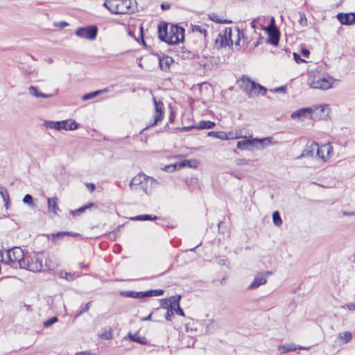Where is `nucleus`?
<instances>
[{
    "label": "nucleus",
    "mask_w": 355,
    "mask_h": 355,
    "mask_svg": "<svg viewBox=\"0 0 355 355\" xmlns=\"http://www.w3.org/2000/svg\"><path fill=\"white\" fill-rule=\"evenodd\" d=\"M159 38L169 44H176L182 42L184 37V29L177 25L162 23L158 26Z\"/></svg>",
    "instance_id": "f257e3e1"
},
{
    "label": "nucleus",
    "mask_w": 355,
    "mask_h": 355,
    "mask_svg": "<svg viewBox=\"0 0 355 355\" xmlns=\"http://www.w3.org/2000/svg\"><path fill=\"white\" fill-rule=\"evenodd\" d=\"M159 184V182L154 178L140 173L132 178L129 186L133 191L141 190L146 194L150 195Z\"/></svg>",
    "instance_id": "f03ea898"
},
{
    "label": "nucleus",
    "mask_w": 355,
    "mask_h": 355,
    "mask_svg": "<svg viewBox=\"0 0 355 355\" xmlns=\"http://www.w3.org/2000/svg\"><path fill=\"white\" fill-rule=\"evenodd\" d=\"M336 80L329 75L319 71H311L309 73L307 84L314 89L327 90L331 88Z\"/></svg>",
    "instance_id": "7ed1b4c3"
},
{
    "label": "nucleus",
    "mask_w": 355,
    "mask_h": 355,
    "mask_svg": "<svg viewBox=\"0 0 355 355\" xmlns=\"http://www.w3.org/2000/svg\"><path fill=\"white\" fill-rule=\"evenodd\" d=\"M45 253L41 252H33L25 255L22 261V269L39 272L45 270Z\"/></svg>",
    "instance_id": "20e7f679"
},
{
    "label": "nucleus",
    "mask_w": 355,
    "mask_h": 355,
    "mask_svg": "<svg viewBox=\"0 0 355 355\" xmlns=\"http://www.w3.org/2000/svg\"><path fill=\"white\" fill-rule=\"evenodd\" d=\"M240 88L250 98L256 97L260 94L264 95L266 89L256 83L246 76H242L237 81Z\"/></svg>",
    "instance_id": "39448f33"
},
{
    "label": "nucleus",
    "mask_w": 355,
    "mask_h": 355,
    "mask_svg": "<svg viewBox=\"0 0 355 355\" xmlns=\"http://www.w3.org/2000/svg\"><path fill=\"white\" fill-rule=\"evenodd\" d=\"M0 257L3 263L6 264L17 265L20 268L22 267V261L25 254L19 247H14L10 250L1 251Z\"/></svg>",
    "instance_id": "423d86ee"
},
{
    "label": "nucleus",
    "mask_w": 355,
    "mask_h": 355,
    "mask_svg": "<svg viewBox=\"0 0 355 355\" xmlns=\"http://www.w3.org/2000/svg\"><path fill=\"white\" fill-rule=\"evenodd\" d=\"M272 144V137H265L262 139H244L243 140L239 141L236 144L238 149L252 150V148L257 149H263Z\"/></svg>",
    "instance_id": "0eeeda50"
},
{
    "label": "nucleus",
    "mask_w": 355,
    "mask_h": 355,
    "mask_svg": "<svg viewBox=\"0 0 355 355\" xmlns=\"http://www.w3.org/2000/svg\"><path fill=\"white\" fill-rule=\"evenodd\" d=\"M103 6L112 14H126L132 10V1L106 0Z\"/></svg>",
    "instance_id": "6e6552de"
},
{
    "label": "nucleus",
    "mask_w": 355,
    "mask_h": 355,
    "mask_svg": "<svg viewBox=\"0 0 355 355\" xmlns=\"http://www.w3.org/2000/svg\"><path fill=\"white\" fill-rule=\"evenodd\" d=\"M311 119L313 120H327L329 117L331 108L328 104L314 105L311 107Z\"/></svg>",
    "instance_id": "1a4fd4ad"
},
{
    "label": "nucleus",
    "mask_w": 355,
    "mask_h": 355,
    "mask_svg": "<svg viewBox=\"0 0 355 355\" xmlns=\"http://www.w3.org/2000/svg\"><path fill=\"white\" fill-rule=\"evenodd\" d=\"M333 148L330 144L320 146L316 143L315 159L325 162L333 155Z\"/></svg>",
    "instance_id": "9d476101"
},
{
    "label": "nucleus",
    "mask_w": 355,
    "mask_h": 355,
    "mask_svg": "<svg viewBox=\"0 0 355 355\" xmlns=\"http://www.w3.org/2000/svg\"><path fill=\"white\" fill-rule=\"evenodd\" d=\"M98 28L96 26L80 27L76 31V35L78 37L89 40H94L96 38Z\"/></svg>",
    "instance_id": "9b49d317"
},
{
    "label": "nucleus",
    "mask_w": 355,
    "mask_h": 355,
    "mask_svg": "<svg viewBox=\"0 0 355 355\" xmlns=\"http://www.w3.org/2000/svg\"><path fill=\"white\" fill-rule=\"evenodd\" d=\"M232 28H226L219 33L215 40V44L217 47H226L232 46L231 37Z\"/></svg>",
    "instance_id": "f8f14e48"
},
{
    "label": "nucleus",
    "mask_w": 355,
    "mask_h": 355,
    "mask_svg": "<svg viewBox=\"0 0 355 355\" xmlns=\"http://www.w3.org/2000/svg\"><path fill=\"white\" fill-rule=\"evenodd\" d=\"M252 132L242 128L227 132L228 140L238 139H248L252 137Z\"/></svg>",
    "instance_id": "ddd939ff"
},
{
    "label": "nucleus",
    "mask_w": 355,
    "mask_h": 355,
    "mask_svg": "<svg viewBox=\"0 0 355 355\" xmlns=\"http://www.w3.org/2000/svg\"><path fill=\"white\" fill-rule=\"evenodd\" d=\"M196 63L205 70H211L216 65V59L211 56H198Z\"/></svg>",
    "instance_id": "4468645a"
},
{
    "label": "nucleus",
    "mask_w": 355,
    "mask_h": 355,
    "mask_svg": "<svg viewBox=\"0 0 355 355\" xmlns=\"http://www.w3.org/2000/svg\"><path fill=\"white\" fill-rule=\"evenodd\" d=\"M274 18H272L270 24L266 28L269 35V42L273 45H277L279 40V33L277 28L275 26Z\"/></svg>",
    "instance_id": "2eb2a0df"
},
{
    "label": "nucleus",
    "mask_w": 355,
    "mask_h": 355,
    "mask_svg": "<svg viewBox=\"0 0 355 355\" xmlns=\"http://www.w3.org/2000/svg\"><path fill=\"white\" fill-rule=\"evenodd\" d=\"M231 37L232 38V45L234 44L236 46H243L245 43L243 31L237 27L232 28Z\"/></svg>",
    "instance_id": "dca6fc26"
},
{
    "label": "nucleus",
    "mask_w": 355,
    "mask_h": 355,
    "mask_svg": "<svg viewBox=\"0 0 355 355\" xmlns=\"http://www.w3.org/2000/svg\"><path fill=\"white\" fill-rule=\"evenodd\" d=\"M153 102L155 107V112L154 114V121L152 123H150L146 128L154 126L157 124V123L162 120L163 116V110H164V104L160 101H157L155 98H153Z\"/></svg>",
    "instance_id": "f3484780"
},
{
    "label": "nucleus",
    "mask_w": 355,
    "mask_h": 355,
    "mask_svg": "<svg viewBox=\"0 0 355 355\" xmlns=\"http://www.w3.org/2000/svg\"><path fill=\"white\" fill-rule=\"evenodd\" d=\"M311 113L312 111L311 107H303L293 112L291 114V117L294 120L304 121L309 116L311 119Z\"/></svg>",
    "instance_id": "a211bd4d"
},
{
    "label": "nucleus",
    "mask_w": 355,
    "mask_h": 355,
    "mask_svg": "<svg viewBox=\"0 0 355 355\" xmlns=\"http://www.w3.org/2000/svg\"><path fill=\"white\" fill-rule=\"evenodd\" d=\"M310 348V346L304 347L301 345H297L295 343H286L284 345H279L277 347V349L281 354H285L289 352H294L297 349L309 350Z\"/></svg>",
    "instance_id": "6ab92c4d"
},
{
    "label": "nucleus",
    "mask_w": 355,
    "mask_h": 355,
    "mask_svg": "<svg viewBox=\"0 0 355 355\" xmlns=\"http://www.w3.org/2000/svg\"><path fill=\"white\" fill-rule=\"evenodd\" d=\"M315 152H316V143L315 142L308 143L305 146V148H304V150H302L301 155L299 156L297 158L311 157V158L315 159Z\"/></svg>",
    "instance_id": "aec40b11"
},
{
    "label": "nucleus",
    "mask_w": 355,
    "mask_h": 355,
    "mask_svg": "<svg viewBox=\"0 0 355 355\" xmlns=\"http://www.w3.org/2000/svg\"><path fill=\"white\" fill-rule=\"evenodd\" d=\"M338 20L345 25H351L355 23V13H338L336 16Z\"/></svg>",
    "instance_id": "412c9836"
},
{
    "label": "nucleus",
    "mask_w": 355,
    "mask_h": 355,
    "mask_svg": "<svg viewBox=\"0 0 355 355\" xmlns=\"http://www.w3.org/2000/svg\"><path fill=\"white\" fill-rule=\"evenodd\" d=\"M267 282L266 276L263 273L257 274L252 283L249 285L248 289H254L259 287L261 285H264Z\"/></svg>",
    "instance_id": "4be33fe9"
},
{
    "label": "nucleus",
    "mask_w": 355,
    "mask_h": 355,
    "mask_svg": "<svg viewBox=\"0 0 355 355\" xmlns=\"http://www.w3.org/2000/svg\"><path fill=\"white\" fill-rule=\"evenodd\" d=\"M45 270H53L57 268L59 266L58 261L54 256H49L45 254Z\"/></svg>",
    "instance_id": "5701e85b"
},
{
    "label": "nucleus",
    "mask_w": 355,
    "mask_h": 355,
    "mask_svg": "<svg viewBox=\"0 0 355 355\" xmlns=\"http://www.w3.org/2000/svg\"><path fill=\"white\" fill-rule=\"evenodd\" d=\"M159 67L162 71H168L170 66L173 63V59L168 55L159 57Z\"/></svg>",
    "instance_id": "b1692460"
},
{
    "label": "nucleus",
    "mask_w": 355,
    "mask_h": 355,
    "mask_svg": "<svg viewBox=\"0 0 355 355\" xmlns=\"http://www.w3.org/2000/svg\"><path fill=\"white\" fill-rule=\"evenodd\" d=\"M60 130H73L78 127V124L73 119L60 121Z\"/></svg>",
    "instance_id": "393cba45"
},
{
    "label": "nucleus",
    "mask_w": 355,
    "mask_h": 355,
    "mask_svg": "<svg viewBox=\"0 0 355 355\" xmlns=\"http://www.w3.org/2000/svg\"><path fill=\"white\" fill-rule=\"evenodd\" d=\"M48 209L49 212L58 214L59 207L58 205V199L57 197L49 198L48 200Z\"/></svg>",
    "instance_id": "a878e982"
},
{
    "label": "nucleus",
    "mask_w": 355,
    "mask_h": 355,
    "mask_svg": "<svg viewBox=\"0 0 355 355\" xmlns=\"http://www.w3.org/2000/svg\"><path fill=\"white\" fill-rule=\"evenodd\" d=\"M28 93L31 96H35L37 98H50L52 96L51 94H44V93L40 92V90L38 89V88L37 87H35L33 85L30 86L28 87Z\"/></svg>",
    "instance_id": "bb28decb"
},
{
    "label": "nucleus",
    "mask_w": 355,
    "mask_h": 355,
    "mask_svg": "<svg viewBox=\"0 0 355 355\" xmlns=\"http://www.w3.org/2000/svg\"><path fill=\"white\" fill-rule=\"evenodd\" d=\"M199 165V162L196 159H185L182 162H178L179 168L188 166L189 168H197Z\"/></svg>",
    "instance_id": "cd10ccee"
},
{
    "label": "nucleus",
    "mask_w": 355,
    "mask_h": 355,
    "mask_svg": "<svg viewBox=\"0 0 355 355\" xmlns=\"http://www.w3.org/2000/svg\"><path fill=\"white\" fill-rule=\"evenodd\" d=\"M180 295H174L168 299H166L168 301V307L169 309L174 310L176 307L180 305Z\"/></svg>",
    "instance_id": "c85d7f7f"
},
{
    "label": "nucleus",
    "mask_w": 355,
    "mask_h": 355,
    "mask_svg": "<svg viewBox=\"0 0 355 355\" xmlns=\"http://www.w3.org/2000/svg\"><path fill=\"white\" fill-rule=\"evenodd\" d=\"M161 306L163 309H166L167 310L166 314L165 315V318L168 321H171L173 317V311L169 309L168 307V301L166 300H161Z\"/></svg>",
    "instance_id": "c756f323"
},
{
    "label": "nucleus",
    "mask_w": 355,
    "mask_h": 355,
    "mask_svg": "<svg viewBox=\"0 0 355 355\" xmlns=\"http://www.w3.org/2000/svg\"><path fill=\"white\" fill-rule=\"evenodd\" d=\"M352 334L349 331L340 332L338 334V339L340 340L344 344L349 343L352 340Z\"/></svg>",
    "instance_id": "7c9ffc66"
},
{
    "label": "nucleus",
    "mask_w": 355,
    "mask_h": 355,
    "mask_svg": "<svg viewBox=\"0 0 355 355\" xmlns=\"http://www.w3.org/2000/svg\"><path fill=\"white\" fill-rule=\"evenodd\" d=\"M208 136L213 137L221 140H228L227 132L223 131H211L208 132Z\"/></svg>",
    "instance_id": "2f4dec72"
},
{
    "label": "nucleus",
    "mask_w": 355,
    "mask_h": 355,
    "mask_svg": "<svg viewBox=\"0 0 355 355\" xmlns=\"http://www.w3.org/2000/svg\"><path fill=\"white\" fill-rule=\"evenodd\" d=\"M107 92H108V89L107 88L104 89H101V90H97V91L90 92V93L83 95L82 97V99L83 101H87V100L92 99V98L97 96L98 95H99L101 94L105 93Z\"/></svg>",
    "instance_id": "473e14b6"
},
{
    "label": "nucleus",
    "mask_w": 355,
    "mask_h": 355,
    "mask_svg": "<svg viewBox=\"0 0 355 355\" xmlns=\"http://www.w3.org/2000/svg\"><path fill=\"white\" fill-rule=\"evenodd\" d=\"M127 338L140 344H146L147 343V340L144 337L139 336L137 334H129L128 336L124 338V339H127Z\"/></svg>",
    "instance_id": "72a5a7b5"
},
{
    "label": "nucleus",
    "mask_w": 355,
    "mask_h": 355,
    "mask_svg": "<svg viewBox=\"0 0 355 355\" xmlns=\"http://www.w3.org/2000/svg\"><path fill=\"white\" fill-rule=\"evenodd\" d=\"M216 123L210 121H202L198 123L196 128L198 129H211L215 126Z\"/></svg>",
    "instance_id": "f704fd0d"
},
{
    "label": "nucleus",
    "mask_w": 355,
    "mask_h": 355,
    "mask_svg": "<svg viewBox=\"0 0 355 355\" xmlns=\"http://www.w3.org/2000/svg\"><path fill=\"white\" fill-rule=\"evenodd\" d=\"M44 125L47 128L60 130V121H46L44 122Z\"/></svg>",
    "instance_id": "c9c22d12"
},
{
    "label": "nucleus",
    "mask_w": 355,
    "mask_h": 355,
    "mask_svg": "<svg viewBox=\"0 0 355 355\" xmlns=\"http://www.w3.org/2000/svg\"><path fill=\"white\" fill-rule=\"evenodd\" d=\"M209 18L211 21L218 24H230L232 22L231 20L223 19L220 17L215 14L211 15Z\"/></svg>",
    "instance_id": "e433bc0d"
},
{
    "label": "nucleus",
    "mask_w": 355,
    "mask_h": 355,
    "mask_svg": "<svg viewBox=\"0 0 355 355\" xmlns=\"http://www.w3.org/2000/svg\"><path fill=\"white\" fill-rule=\"evenodd\" d=\"M157 218L156 216L144 214V215H138L135 217L132 218V220H155Z\"/></svg>",
    "instance_id": "4c0bfd02"
},
{
    "label": "nucleus",
    "mask_w": 355,
    "mask_h": 355,
    "mask_svg": "<svg viewBox=\"0 0 355 355\" xmlns=\"http://www.w3.org/2000/svg\"><path fill=\"white\" fill-rule=\"evenodd\" d=\"M164 294V291L159 290H150L146 291V297H150L153 296H161Z\"/></svg>",
    "instance_id": "58836bf2"
},
{
    "label": "nucleus",
    "mask_w": 355,
    "mask_h": 355,
    "mask_svg": "<svg viewBox=\"0 0 355 355\" xmlns=\"http://www.w3.org/2000/svg\"><path fill=\"white\" fill-rule=\"evenodd\" d=\"M272 220H273L274 224L276 226H280L282 224V220L280 214L277 211H275L273 212Z\"/></svg>",
    "instance_id": "ea45409f"
},
{
    "label": "nucleus",
    "mask_w": 355,
    "mask_h": 355,
    "mask_svg": "<svg viewBox=\"0 0 355 355\" xmlns=\"http://www.w3.org/2000/svg\"><path fill=\"white\" fill-rule=\"evenodd\" d=\"M127 296L131 297L133 298H144L146 297V291H140V292H129L127 294Z\"/></svg>",
    "instance_id": "a19ab883"
},
{
    "label": "nucleus",
    "mask_w": 355,
    "mask_h": 355,
    "mask_svg": "<svg viewBox=\"0 0 355 355\" xmlns=\"http://www.w3.org/2000/svg\"><path fill=\"white\" fill-rule=\"evenodd\" d=\"M65 235H70V236H77L78 235V234L73 233V232H58L55 234H53V238H55V237H62L63 236H65Z\"/></svg>",
    "instance_id": "79ce46f5"
},
{
    "label": "nucleus",
    "mask_w": 355,
    "mask_h": 355,
    "mask_svg": "<svg viewBox=\"0 0 355 355\" xmlns=\"http://www.w3.org/2000/svg\"><path fill=\"white\" fill-rule=\"evenodd\" d=\"M0 195L3 200H9L8 192L4 187L0 186Z\"/></svg>",
    "instance_id": "37998d69"
},
{
    "label": "nucleus",
    "mask_w": 355,
    "mask_h": 355,
    "mask_svg": "<svg viewBox=\"0 0 355 355\" xmlns=\"http://www.w3.org/2000/svg\"><path fill=\"white\" fill-rule=\"evenodd\" d=\"M23 202L25 204H27L32 207L34 206L33 202V198L30 194H26L24 196V197L23 198Z\"/></svg>",
    "instance_id": "c03bdc74"
},
{
    "label": "nucleus",
    "mask_w": 355,
    "mask_h": 355,
    "mask_svg": "<svg viewBox=\"0 0 355 355\" xmlns=\"http://www.w3.org/2000/svg\"><path fill=\"white\" fill-rule=\"evenodd\" d=\"M58 321V318L56 316H55V317H53V318H50L49 320L45 321L43 323V326L44 327H49L51 325L53 324L54 323L57 322Z\"/></svg>",
    "instance_id": "a18cd8bd"
},
{
    "label": "nucleus",
    "mask_w": 355,
    "mask_h": 355,
    "mask_svg": "<svg viewBox=\"0 0 355 355\" xmlns=\"http://www.w3.org/2000/svg\"><path fill=\"white\" fill-rule=\"evenodd\" d=\"M193 31L203 34L205 37L206 36L207 31L202 26H199V25L194 26L193 27Z\"/></svg>",
    "instance_id": "49530a36"
},
{
    "label": "nucleus",
    "mask_w": 355,
    "mask_h": 355,
    "mask_svg": "<svg viewBox=\"0 0 355 355\" xmlns=\"http://www.w3.org/2000/svg\"><path fill=\"white\" fill-rule=\"evenodd\" d=\"M180 168L179 166H178V162H176L173 164L166 166L164 170L168 172H173Z\"/></svg>",
    "instance_id": "de8ad7c7"
},
{
    "label": "nucleus",
    "mask_w": 355,
    "mask_h": 355,
    "mask_svg": "<svg viewBox=\"0 0 355 355\" xmlns=\"http://www.w3.org/2000/svg\"><path fill=\"white\" fill-rule=\"evenodd\" d=\"M101 338L105 340H110L113 338V334L111 330L106 331L100 335Z\"/></svg>",
    "instance_id": "09e8293b"
},
{
    "label": "nucleus",
    "mask_w": 355,
    "mask_h": 355,
    "mask_svg": "<svg viewBox=\"0 0 355 355\" xmlns=\"http://www.w3.org/2000/svg\"><path fill=\"white\" fill-rule=\"evenodd\" d=\"M60 275L62 277H64L67 279H73V275L67 272H61Z\"/></svg>",
    "instance_id": "8fccbe9b"
},
{
    "label": "nucleus",
    "mask_w": 355,
    "mask_h": 355,
    "mask_svg": "<svg viewBox=\"0 0 355 355\" xmlns=\"http://www.w3.org/2000/svg\"><path fill=\"white\" fill-rule=\"evenodd\" d=\"M293 55L294 60H295V62H296L297 63H298V64H299V63H302V62H305V60H303V59H302V58H300V56L297 53H293Z\"/></svg>",
    "instance_id": "3c124183"
},
{
    "label": "nucleus",
    "mask_w": 355,
    "mask_h": 355,
    "mask_svg": "<svg viewBox=\"0 0 355 355\" xmlns=\"http://www.w3.org/2000/svg\"><path fill=\"white\" fill-rule=\"evenodd\" d=\"M214 328V321L212 320H209L208 324L206 326V332H209Z\"/></svg>",
    "instance_id": "603ef678"
},
{
    "label": "nucleus",
    "mask_w": 355,
    "mask_h": 355,
    "mask_svg": "<svg viewBox=\"0 0 355 355\" xmlns=\"http://www.w3.org/2000/svg\"><path fill=\"white\" fill-rule=\"evenodd\" d=\"M93 205V204H90L89 206H85V207H82L75 211H73V214H78V213H82L86 209H87L89 207H92Z\"/></svg>",
    "instance_id": "864d4df0"
},
{
    "label": "nucleus",
    "mask_w": 355,
    "mask_h": 355,
    "mask_svg": "<svg viewBox=\"0 0 355 355\" xmlns=\"http://www.w3.org/2000/svg\"><path fill=\"white\" fill-rule=\"evenodd\" d=\"M270 91L272 92H275V93H277V92L284 93L286 92V88H285V87L282 86V87L275 88L274 89H271Z\"/></svg>",
    "instance_id": "5fc2aeb1"
},
{
    "label": "nucleus",
    "mask_w": 355,
    "mask_h": 355,
    "mask_svg": "<svg viewBox=\"0 0 355 355\" xmlns=\"http://www.w3.org/2000/svg\"><path fill=\"white\" fill-rule=\"evenodd\" d=\"M347 309L349 311H355V302H349L345 304Z\"/></svg>",
    "instance_id": "6e6d98bb"
},
{
    "label": "nucleus",
    "mask_w": 355,
    "mask_h": 355,
    "mask_svg": "<svg viewBox=\"0 0 355 355\" xmlns=\"http://www.w3.org/2000/svg\"><path fill=\"white\" fill-rule=\"evenodd\" d=\"M174 311L176 312V313L178 315H182V316H184V311L183 310L180 308V306L178 305L175 309H174Z\"/></svg>",
    "instance_id": "4d7b16f0"
},
{
    "label": "nucleus",
    "mask_w": 355,
    "mask_h": 355,
    "mask_svg": "<svg viewBox=\"0 0 355 355\" xmlns=\"http://www.w3.org/2000/svg\"><path fill=\"white\" fill-rule=\"evenodd\" d=\"M87 188L90 191V192H92L96 189V186L93 183H87L86 184Z\"/></svg>",
    "instance_id": "13d9d810"
},
{
    "label": "nucleus",
    "mask_w": 355,
    "mask_h": 355,
    "mask_svg": "<svg viewBox=\"0 0 355 355\" xmlns=\"http://www.w3.org/2000/svg\"><path fill=\"white\" fill-rule=\"evenodd\" d=\"M299 22L301 24H306V19L305 15L304 14H300V19H299Z\"/></svg>",
    "instance_id": "bf43d9fd"
},
{
    "label": "nucleus",
    "mask_w": 355,
    "mask_h": 355,
    "mask_svg": "<svg viewBox=\"0 0 355 355\" xmlns=\"http://www.w3.org/2000/svg\"><path fill=\"white\" fill-rule=\"evenodd\" d=\"M343 215L345 216H354L355 215V212L354 211H343Z\"/></svg>",
    "instance_id": "052dcab7"
},
{
    "label": "nucleus",
    "mask_w": 355,
    "mask_h": 355,
    "mask_svg": "<svg viewBox=\"0 0 355 355\" xmlns=\"http://www.w3.org/2000/svg\"><path fill=\"white\" fill-rule=\"evenodd\" d=\"M75 355H95L93 354H91L89 352L85 351V352H79L75 354Z\"/></svg>",
    "instance_id": "680f3d73"
},
{
    "label": "nucleus",
    "mask_w": 355,
    "mask_h": 355,
    "mask_svg": "<svg viewBox=\"0 0 355 355\" xmlns=\"http://www.w3.org/2000/svg\"><path fill=\"white\" fill-rule=\"evenodd\" d=\"M236 162H237L238 165H244V164H247V162L245 159H239L236 161Z\"/></svg>",
    "instance_id": "e2e57ef3"
},
{
    "label": "nucleus",
    "mask_w": 355,
    "mask_h": 355,
    "mask_svg": "<svg viewBox=\"0 0 355 355\" xmlns=\"http://www.w3.org/2000/svg\"><path fill=\"white\" fill-rule=\"evenodd\" d=\"M302 53L303 54L304 56L307 58L309 55V51L308 49H303L302 50Z\"/></svg>",
    "instance_id": "0e129e2a"
},
{
    "label": "nucleus",
    "mask_w": 355,
    "mask_h": 355,
    "mask_svg": "<svg viewBox=\"0 0 355 355\" xmlns=\"http://www.w3.org/2000/svg\"><path fill=\"white\" fill-rule=\"evenodd\" d=\"M68 25H69V24L66 21H60L59 23V26L60 28H64V27L67 26Z\"/></svg>",
    "instance_id": "69168bd1"
},
{
    "label": "nucleus",
    "mask_w": 355,
    "mask_h": 355,
    "mask_svg": "<svg viewBox=\"0 0 355 355\" xmlns=\"http://www.w3.org/2000/svg\"><path fill=\"white\" fill-rule=\"evenodd\" d=\"M4 202H5V207H6V209H8L9 208V205H10V203H9V200H3Z\"/></svg>",
    "instance_id": "338daca9"
},
{
    "label": "nucleus",
    "mask_w": 355,
    "mask_h": 355,
    "mask_svg": "<svg viewBox=\"0 0 355 355\" xmlns=\"http://www.w3.org/2000/svg\"><path fill=\"white\" fill-rule=\"evenodd\" d=\"M152 313L148 315L146 318L142 319V320H150L151 319Z\"/></svg>",
    "instance_id": "774afa93"
}]
</instances>
